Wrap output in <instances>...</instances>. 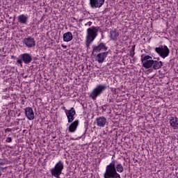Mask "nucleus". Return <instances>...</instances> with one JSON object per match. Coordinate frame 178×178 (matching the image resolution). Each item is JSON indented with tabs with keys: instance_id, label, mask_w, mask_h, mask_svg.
I'll list each match as a JSON object with an SVG mask.
<instances>
[{
	"instance_id": "nucleus-5",
	"label": "nucleus",
	"mask_w": 178,
	"mask_h": 178,
	"mask_svg": "<svg viewBox=\"0 0 178 178\" xmlns=\"http://www.w3.org/2000/svg\"><path fill=\"white\" fill-rule=\"evenodd\" d=\"M155 51L161 58L165 59V58H168L169 56V54H170V50L166 45H160L159 47L155 48Z\"/></svg>"
},
{
	"instance_id": "nucleus-3",
	"label": "nucleus",
	"mask_w": 178,
	"mask_h": 178,
	"mask_svg": "<svg viewBox=\"0 0 178 178\" xmlns=\"http://www.w3.org/2000/svg\"><path fill=\"white\" fill-rule=\"evenodd\" d=\"M106 88H108V86H106V84L97 85L89 95L90 98H92L93 101H95V99H97V98H98V97H99V95H101Z\"/></svg>"
},
{
	"instance_id": "nucleus-20",
	"label": "nucleus",
	"mask_w": 178,
	"mask_h": 178,
	"mask_svg": "<svg viewBox=\"0 0 178 178\" xmlns=\"http://www.w3.org/2000/svg\"><path fill=\"white\" fill-rule=\"evenodd\" d=\"M170 124L175 129L178 128V118L176 117H171L170 120Z\"/></svg>"
},
{
	"instance_id": "nucleus-6",
	"label": "nucleus",
	"mask_w": 178,
	"mask_h": 178,
	"mask_svg": "<svg viewBox=\"0 0 178 178\" xmlns=\"http://www.w3.org/2000/svg\"><path fill=\"white\" fill-rule=\"evenodd\" d=\"M99 30V26H91L87 29V36L88 40H91L94 41L97 36L98 35V31Z\"/></svg>"
},
{
	"instance_id": "nucleus-27",
	"label": "nucleus",
	"mask_w": 178,
	"mask_h": 178,
	"mask_svg": "<svg viewBox=\"0 0 178 178\" xmlns=\"http://www.w3.org/2000/svg\"><path fill=\"white\" fill-rule=\"evenodd\" d=\"M7 131H12V129H10V128L6 129L5 133H6Z\"/></svg>"
},
{
	"instance_id": "nucleus-13",
	"label": "nucleus",
	"mask_w": 178,
	"mask_h": 178,
	"mask_svg": "<svg viewBox=\"0 0 178 178\" xmlns=\"http://www.w3.org/2000/svg\"><path fill=\"white\" fill-rule=\"evenodd\" d=\"M25 115L29 120H34V111H33V108L26 107L25 108Z\"/></svg>"
},
{
	"instance_id": "nucleus-11",
	"label": "nucleus",
	"mask_w": 178,
	"mask_h": 178,
	"mask_svg": "<svg viewBox=\"0 0 178 178\" xmlns=\"http://www.w3.org/2000/svg\"><path fill=\"white\" fill-rule=\"evenodd\" d=\"M105 3V0H90V5L92 9L101 8Z\"/></svg>"
},
{
	"instance_id": "nucleus-16",
	"label": "nucleus",
	"mask_w": 178,
	"mask_h": 178,
	"mask_svg": "<svg viewBox=\"0 0 178 178\" xmlns=\"http://www.w3.org/2000/svg\"><path fill=\"white\" fill-rule=\"evenodd\" d=\"M119 38V32L116 29H113L110 31V38L113 41H118V38Z\"/></svg>"
},
{
	"instance_id": "nucleus-22",
	"label": "nucleus",
	"mask_w": 178,
	"mask_h": 178,
	"mask_svg": "<svg viewBox=\"0 0 178 178\" xmlns=\"http://www.w3.org/2000/svg\"><path fill=\"white\" fill-rule=\"evenodd\" d=\"M92 42V41H91V39H88L86 38V45L87 48H90V45H91V43Z\"/></svg>"
},
{
	"instance_id": "nucleus-30",
	"label": "nucleus",
	"mask_w": 178,
	"mask_h": 178,
	"mask_svg": "<svg viewBox=\"0 0 178 178\" xmlns=\"http://www.w3.org/2000/svg\"><path fill=\"white\" fill-rule=\"evenodd\" d=\"M61 47H62L63 48H65V49H66V48H67V46L63 45V44H62Z\"/></svg>"
},
{
	"instance_id": "nucleus-17",
	"label": "nucleus",
	"mask_w": 178,
	"mask_h": 178,
	"mask_svg": "<svg viewBox=\"0 0 178 178\" xmlns=\"http://www.w3.org/2000/svg\"><path fill=\"white\" fill-rule=\"evenodd\" d=\"M115 170H117L118 175L119 173H123V172H124V168H123V165H122L120 163H118L117 160H115Z\"/></svg>"
},
{
	"instance_id": "nucleus-25",
	"label": "nucleus",
	"mask_w": 178,
	"mask_h": 178,
	"mask_svg": "<svg viewBox=\"0 0 178 178\" xmlns=\"http://www.w3.org/2000/svg\"><path fill=\"white\" fill-rule=\"evenodd\" d=\"M6 143H12V138L8 137L6 140Z\"/></svg>"
},
{
	"instance_id": "nucleus-23",
	"label": "nucleus",
	"mask_w": 178,
	"mask_h": 178,
	"mask_svg": "<svg viewBox=\"0 0 178 178\" xmlns=\"http://www.w3.org/2000/svg\"><path fill=\"white\" fill-rule=\"evenodd\" d=\"M23 60L22 58L20 59L17 60V63L21 66V67H23Z\"/></svg>"
},
{
	"instance_id": "nucleus-18",
	"label": "nucleus",
	"mask_w": 178,
	"mask_h": 178,
	"mask_svg": "<svg viewBox=\"0 0 178 178\" xmlns=\"http://www.w3.org/2000/svg\"><path fill=\"white\" fill-rule=\"evenodd\" d=\"M72 40H73V34H72V32H67L63 34L64 42H70Z\"/></svg>"
},
{
	"instance_id": "nucleus-21",
	"label": "nucleus",
	"mask_w": 178,
	"mask_h": 178,
	"mask_svg": "<svg viewBox=\"0 0 178 178\" xmlns=\"http://www.w3.org/2000/svg\"><path fill=\"white\" fill-rule=\"evenodd\" d=\"M3 165H5V163L0 161V177H1V176H2V171L5 170V169H6V167H2V166H3Z\"/></svg>"
},
{
	"instance_id": "nucleus-14",
	"label": "nucleus",
	"mask_w": 178,
	"mask_h": 178,
	"mask_svg": "<svg viewBox=\"0 0 178 178\" xmlns=\"http://www.w3.org/2000/svg\"><path fill=\"white\" fill-rule=\"evenodd\" d=\"M106 123H108L106 118L104 116L96 118V124L98 127H105V124H106Z\"/></svg>"
},
{
	"instance_id": "nucleus-31",
	"label": "nucleus",
	"mask_w": 178,
	"mask_h": 178,
	"mask_svg": "<svg viewBox=\"0 0 178 178\" xmlns=\"http://www.w3.org/2000/svg\"><path fill=\"white\" fill-rule=\"evenodd\" d=\"M63 111H65L66 109V107L63 106Z\"/></svg>"
},
{
	"instance_id": "nucleus-19",
	"label": "nucleus",
	"mask_w": 178,
	"mask_h": 178,
	"mask_svg": "<svg viewBox=\"0 0 178 178\" xmlns=\"http://www.w3.org/2000/svg\"><path fill=\"white\" fill-rule=\"evenodd\" d=\"M18 22L22 24H27V22H29V16L21 15L18 17Z\"/></svg>"
},
{
	"instance_id": "nucleus-24",
	"label": "nucleus",
	"mask_w": 178,
	"mask_h": 178,
	"mask_svg": "<svg viewBox=\"0 0 178 178\" xmlns=\"http://www.w3.org/2000/svg\"><path fill=\"white\" fill-rule=\"evenodd\" d=\"M135 54L136 53L134 51H130L129 56H131V58H134Z\"/></svg>"
},
{
	"instance_id": "nucleus-10",
	"label": "nucleus",
	"mask_w": 178,
	"mask_h": 178,
	"mask_svg": "<svg viewBox=\"0 0 178 178\" xmlns=\"http://www.w3.org/2000/svg\"><path fill=\"white\" fill-rule=\"evenodd\" d=\"M109 51H104L102 53H99L95 55V60L98 62V63H104L105 59L108 57V54Z\"/></svg>"
},
{
	"instance_id": "nucleus-4",
	"label": "nucleus",
	"mask_w": 178,
	"mask_h": 178,
	"mask_svg": "<svg viewBox=\"0 0 178 178\" xmlns=\"http://www.w3.org/2000/svg\"><path fill=\"white\" fill-rule=\"evenodd\" d=\"M65 165L62 161H59L54 166V168L51 170V176L54 177L59 178V176L62 175V170H63Z\"/></svg>"
},
{
	"instance_id": "nucleus-28",
	"label": "nucleus",
	"mask_w": 178,
	"mask_h": 178,
	"mask_svg": "<svg viewBox=\"0 0 178 178\" xmlns=\"http://www.w3.org/2000/svg\"><path fill=\"white\" fill-rule=\"evenodd\" d=\"M2 98L3 99H8V98H9V95H6V96H3Z\"/></svg>"
},
{
	"instance_id": "nucleus-8",
	"label": "nucleus",
	"mask_w": 178,
	"mask_h": 178,
	"mask_svg": "<svg viewBox=\"0 0 178 178\" xmlns=\"http://www.w3.org/2000/svg\"><path fill=\"white\" fill-rule=\"evenodd\" d=\"M22 44H24L26 48H34L35 47V40L34 38L29 36L23 39Z\"/></svg>"
},
{
	"instance_id": "nucleus-2",
	"label": "nucleus",
	"mask_w": 178,
	"mask_h": 178,
	"mask_svg": "<svg viewBox=\"0 0 178 178\" xmlns=\"http://www.w3.org/2000/svg\"><path fill=\"white\" fill-rule=\"evenodd\" d=\"M115 163H116V161L113 157L111 162L106 166V171L104 174V178H122L120 174L118 173L116 170Z\"/></svg>"
},
{
	"instance_id": "nucleus-15",
	"label": "nucleus",
	"mask_w": 178,
	"mask_h": 178,
	"mask_svg": "<svg viewBox=\"0 0 178 178\" xmlns=\"http://www.w3.org/2000/svg\"><path fill=\"white\" fill-rule=\"evenodd\" d=\"M79 123H80V121H79V120H76L74 122H72L68 127L70 133H74V131L77 130Z\"/></svg>"
},
{
	"instance_id": "nucleus-1",
	"label": "nucleus",
	"mask_w": 178,
	"mask_h": 178,
	"mask_svg": "<svg viewBox=\"0 0 178 178\" xmlns=\"http://www.w3.org/2000/svg\"><path fill=\"white\" fill-rule=\"evenodd\" d=\"M159 58L156 60H152V57L151 56H145V54L141 55V62L143 63V67L145 69H151L152 67L154 70H158L161 69L162 66H163V62L159 61Z\"/></svg>"
},
{
	"instance_id": "nucleus-9",
	"label": "nucleus",
	"mask_w": 178,
	"mask_h": 178,
	"mask_svg": "<svg viewBox=\"0 0 178 178\" xmlns=\"http://www.w3.org/2000/svg\"><path fill=\"white\" fill-rule=\"evenodd\" d=\"M65 115L67 118L68 123H72L74 120V115H76V110L74 108H71L70 110H65Z\"/></svg>"
},
{
	"instance_id": "nucleus-32",
	"label": "nucleus",
	"mask_w": 178,
	"mask_h": 178,
	"mask_svg": "<svg viewBox=\"0 0 178 178\" xmlns=\"http://www.w3.org/2000/svg\"><path fill=\"white\" fill-rule=\"evenodd\" d=\"M113 91H114V92H116V88H115V89L113 90Z\"/></svg>"
},
{
	"instance_id": "nucleus-12",
	"label": "nucleus",
	"mask_w": 178,
	"mask_h": 178,
	"mask_svg": "<svg viewBox=\"0 0 178 178\" xmlns=\"http://www.w3.org/2000/svg\"><path fill=\"white\" fill-rule=\"evenodd\" d=\"M21 59H22L25 65H29L33 62V56L29 53L22 54L20 55Z\"/></svg>"
},
{
	"instance_id": "nucleus-7",
	"label": "nucleus",
	"mask_w": 178,
	"mask_h": 178,
	"mask_svg": "<svg viewBox=\"0 0 178 178\" xmlns=\"http://www.w3.org/2000/svg\"><path fill=\"white\" fill-rule=\"evenodd\" d=\"M92 55L93 56H95V55H97L98 52H101V51H104V52L108 51V47H106V44L104 42H100L97 46L92 45Z\"/></svg>"
},
{
	"instance_id": "nucleus-29",
	"label": "nucleus",
	"mask_w": 178,
	"mask_h": 178,
	"mask_svg": "<svg viewBox=\"0 0 178 178\" xmlns=\"http://www.w3.org/2000/svg\"><path fill=\"white\" fill-rule=\"evenodd\" d=\"M136 50V45H134L132 47V50L131 51V52H134V51Z\"/></svg>"
},
{
	"instance_id": "nucleus-26",
	"label": "nucleus",
	"mask_w": 178,
	"mask_h": 178,
	"mask_svg": "<svg viewBox=\"0 0 178 178\" xmlns=\"http://www.w3.org/2000/svg\"><path fill=\"white\" fill-rule=\"evenodd\" d=\"M91 24H92V22H88L87 24H85V26L88 25V26H89V27H91Z\"/></svg>"
}]
</instances>
